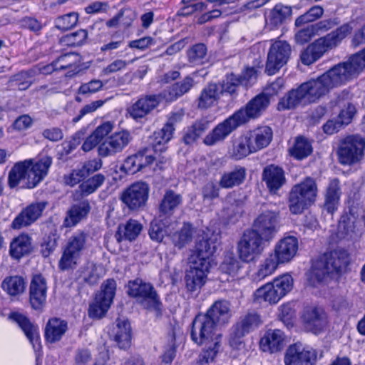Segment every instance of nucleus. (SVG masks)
Masks as SVG:
<instances>
[{
  "label": "nucleus",
  "instance_id": "1",
  "mask_svg": "<svg viewBox=\"0 0 365 365\" xmlns=\"http://www.w3.org/2000/svg\"><path fill=\"white\" fill-rule=\"evenodd\" d=\"M350 262V257L345 250L337 249L325 252L312 261L308 276L310 284L316 287L334 274L344 272Z\"/></svg>",
  "mask_w": 365,
  "mask_h": 365
},
{
  "label": "nucleus",
  "instance_id": "2",
  "mask_svg": "<svg viewBox=\"0 0 365 365\" xmlns=\"http://www.w3.org/2000/svg\"><path fill=\"white\" fill-rule=\"evenodd\" d=\"M52 158L44 156L37 161L26 160L16 163L9 173V185L15 187L22 182V187H35L48 174Z\"/></svg>",
  "mask_w": 365,
  "mask_h": 365
},
{
  "label": "nucleus",
  "instance_id": "3",
  "mask_svg": "<svg viewBox=\"0 0 365 365\" xmlns=\"http://www.w3.org/2000/svg\"><path fill=\"white\" fill-rule=\"evenodd\" d=\"M344 71L338 63L316 79H311L300 85L308 103L317 102L330 89L349 81Z\"/></svg>",
  "mask_w": 365,
  "mask_h": 365
},
{
  "label": "nucleus",
  "instance_id": "4",
  "mask_svg": "<svg viewBox=\"0 0 365 365\" xmlns=\"http://www.w3.org/2000/svg\"><path fill=\"white\" fill-rule=\"evenodd\" d=\"M350 24H344L324 36L316 39L302 52L300 58L304 65H311L329 51L336 48L352 31Z\"/></svg>",
  "mask_w": 365,
  "mask_h": 365
},
{
  "label": "nucleus",
  "instance_id": "5",
  "mask_svg": "<svg viewBox=\"0 0 365 365\" xmlns=\"http://www.w3.org/2000/svg\"><path fill=\"white\" fill-rule=\"evenodd\" d=\"M350 24H344L324 36L316 39L302 52L300 58L304 65H311L329 51L336 48L352 31Z\"/></svg>",
  "mask_w": 365,
  "mask_h": 365
},
{
  "label": "nucleus",
  "instance_id": "6",
  "mask_svg": "<svg viewBox=\"0 0 365 365\" xmlns=\"http://www.w3.org/2000/svg\"><path fill=\"white\" fill-rule=\"evenodd\" d=\"M317 185L315 180L310 177L294 185L289 193L288 203L289 211L294 215H299L310 207L316 200Z\"/></svg>",
  "mask_w": 365,
  "mask_h": 365
},
{
  "label": "nucleus",
  "instance_id": "7",
  "mask_svg": "<svg viewBox=\"0 0 365 365\" xmlns=\"http://www.w3.org/2000/svg\"><path fill=\"white\" fill-rule=\"evenodd\" d=\"M88 234L79 231L73 233L62 247V255L58 261V268L61 271L74 269L79 263L81 256L86 249Z\"/></svg>",
  "mask_w": 365,
  "mask_h": 365
},
{
  "label": "nucleus",
  "instance_id": "8",
  "mask_svg": "<svg viewBox=\"0 0 365 365\" xmlns=\"http://www.w3.org/2000/svg\"><path fill=\"white\" fill-rule=\"evenodd\" d=\"M127 294L135 299L144 309L150 310H160L162 302L154 286L137 278L130 280L127 285Z\"/></svg>",
  "mask_w": 365,
  "mask_h": 365
},
{
  "label": "nucleus",
  "instance_id": "9",
  "mask_svg": "<svg viewBox=\"0 0 365 365\" xmlns=\"http://www.w3.org/2000/svg\"><path fill=\"white\" fill-rule=\"evenodd\" d=\"M190 269L187 271L185 280L186 287L190 292L200 290L205 284L210 272V258L190 255L188 259Z\"/></svg>",
  "mask_w": 365,
  "mask_h": 365
},
{
  "label": "nucleus",
  "instance_id": "10",
  "mask_svg": "<svg viewBox=\"0 0 365 365\" xmlns=\"http://www.w3.org/2000/svg\"><path fill=\"white\" fill-rule=\"evenodd\" d=\"M217 325L205 314H198L192 322L190 336L192 340L198 345H202L215 340H218L215 333Z\"/></svg>",
  "mask_w": 365,
  "mask_h": 365
},
{
  "label": "nucleus",
  "instance_id": "11",
  "mask_svg": "<svg viewBox=\"0 0 365 365\" xmlns=\"http://www.w3.org/2000/svg\"><path fill=\"white\" fill-rule=\"evenodd\" d=\"M267 242L251 228L244 231L237 243L240 258L244 262H250L264 250Z\"/></svg>",
  "mask_w": 365,
  "mask_h": 365
},
{
  "label": "nucleus",
  "instance_id": "12",
  "mask_svg": "<svg viewBox=\"0 0 365 365\" xmlns=\"http://www.w3.org/2000/svg\"><path fill=\"white\" fill-rule=\"evenodd\" d=\"M261 316L255 311H250L242 315L231 329L229 343L237 347L242 344L241 339L247 334L256 330L262 324Z\"/></svg>",
  "mask_w": 365,
  "mask_h": 365
},
{
  "label": "nucleus",
  "instance_id": "13",
  "mask_svg": "<svg viewBox=\"0 0 365 365\" xmlns=\"http://www.w3.org/2000/svg\"><path fill=\"white\" fill-rule=\"evenodd\" d=\"M101 288L89 306L88 316L93 319L102 318L108 312L115 294L116 282L113 279H108L102 284Z\"/></svg>",
  "mask_w": 365,
  "mask_h": 365
},
{
  "label": "nucleus",
  "instance_id": "14",
  "mask_svg": "<svg viewBox=\"0 0 365 365\" xmlns=\"http://www.w3.org/2000/svg\"><path fill=\"white\" fill-rule=\"evenodd\" d=\"M279 213L264 210L255 219L251 229L269 243L279 229Z\"/></svg>",
  "mask_w": 365,
  "mask_h": 365
},
{
  "label": "nucleus",
  "instance_id": "15",
  "mask_svg": "<svg viewBox=\"0 0 365 365\" xmlns=\"http://www.w3.org/2000/svg\"><path fill=\"white\" fill-rule=\"evenodd\" d=\"M365 140L359 136H350L345 139L338 150L339 161L342 165H351L359 163L364 158Z\"/></svg>",
  "mask_w": 365,
  "mask_h": 365
},
{
  "label": "nucleus",
  "instance_id": "16",
  "mask_svg": "<svg viewBox=\"0 0 365 365\" xmlns=\"http://www.w3.org/2000/svg\"><path fill=\"white\" fill-rule=\"evenodd\" d=\"M150 187L148 183L138 181L123 190L120 200L130 210H143L148 199Z\"/></svg>",
  "mask_w": 365,
  "mask_h": 365
},
{
  "label": "nucleus",
  "instance_id": "17",
  "mask_svg": "<svg viewBox=\"0 0 365 365\" xmlns=\"http://www.w3.org/2000/svg\"><path fill=\"white\" fill-rule=\"evenodd\" d=\"M291 51V46L286 41H277L273 43L268 52L265 72L268 75L276 73L287 63Z\"/></svg>",
  "mask_w": 365,
  "mask_h": 365
},
{
  "label": "nucleus",
  "instance_id": "18",
  "mask_svg": "<svg viewBox=\"0 0 365 365\" xmlns=\"http://www.w3.org/2000/svg\"><path fill=\"white\" fill-rule=\"evenodd\" d=\"M317 359V353L314 349L294 344L287 349L284 362L285 365H313Z\"/></svg>",
  "mask_w": 365,
  "mask_h": 365
},
{
  "label": "nucleus",
  "instance_id": "19",
  "mask_svg": "<svg viewBox=\"0 0 365 365\" xmlns=\"http://www.w3.org/2000/svg\"><path fill=\"white\" fill-rule=\"evenodd\" d=\"M271 103L269 97L262 92L252 98L246 106L235 112L238 118L246 123L250 119H256L266 111Z\"/></svg>",
  "mask_w": 365,
  "mask_h": 365
},
{
  "label": "nucleus",
  "instance_id": "20",
  "mask_svg": "<svg viewBox=\"0 0 365 365\" xmlns=\"http://www.w3.org/2000/svg\"><path fill=\"white\" fill-rule=\"evenodd\" d=\"M242 122L235 113L231 116L219 123L204 138V143L207 145H213L224 140L233 130L242 125Z\"/></svg>",
  "mask_w": 365,
  "mask_h": 365
},
{
  "label": "nucleus",
  "instance_id": "21",
  "mask_svg": "<svg viewBox=\"0 0 365 365\" xmlns=\"http://www.w3.org/2000/svg\"><path fill=\"white\" fill-rule=\"evenodd\" d=\"M131 138L130 133L127 130L114 133L99 145V155L107 157L122 151L128 145Z\"/></svg>",
  "mask_w": 365,
  "mask_h": 365
},
{
  "label": "nucleus",
  "instance_id": "22",
  "mask_svg": "<svg viewBox=\"0 0 365 365\" xmlns=\"http://www.w3.org/2000/svg\"><path fill=\"white\" fill-rule=\"evenodd\" d=\"M46 205V202H38L28 205L14 218L11 227L19 230L31 225L42 215Z\"/></svg>",
  "mask_w": 365,
  "mask_h": 365
},
{
  "label": "nucleus",
  "instance_id": "23",
  "mask_svg": "<svg viewBox=\"0 0 365 365\" xmlns=\"http://www.w3.org/2000/svg\"><path fill=\"white\" fill-rule=\"evenodd\" d=\"M163 99L161 93L158 95H146L140 98L128 110L135 120L141 119L153 110Z\"/></svg>",
  "mask_w": 365,
  "mask_h": 365
},
{
  "label": "nucleus",
  "instance_id": "24",
  "mask_svg": "<svg viewBox=\"0 0 365 365\" xmlns=\"http://www.w3.org/2000/svg\"><path fill=\"white\" fill-rule=\"evenodd\" d=\"M262 180L264 182L270 193L276 194L286 183L284 170L275 165H269L264 168Z\"/></svg>",
  "mask_w": 365,
  "mask_h": 365
},
{
  "label": "nucleus",
  "instance_id": "25",
  "mask_svg": "<svg viewBox=\"0 0 365 365\" xmlns=\"http://www.w3.org/2000/svg\"><path fill=\"white\" fill-rule=\"evenodd\" d=\"M302 320L306 329L314 334L321 331L327 324V315L319 307H312L304 309Z\"/></svg>",
  "mask_w": 365,
  "mask_h": 365
},
{
  "label": "nucleus",
  "instance_id": "26",
  "mask_svg": "<svg viewBox=\"0 0 365 365\" xmlns=\"http://www.w3.org/2000/svg\"><path fill=\"white\" fill-rule=\"evenodd\" d=\"M47 285L46 279L41 274H35L29 287V300L34 309H41L46 299Z\"/></svg>",
  "mask_w": 365,
  "mask_h": 365
},
{
  "label": "nucleus",
  "instance_id": "27",
  "mask_svg": "<svg viewBox=\"0 0 365 365\" xmlns=\"http://www.w3.org/2000/svg\"><path fill=\"white\" fill-rule=\"evenodd\" d=\"M298 250V240L293 236H288L280 240L274 247L272 253L281 263L289 262Z\"/></svg>",
  "mask_w": 365,
  "mask_h": 365
},
{
  "label": "nucleus",
  "instance_id": "28",
  "mask_svg": "<svg viewBox=\"0 0 365 365\" xmlns=\"http://www.w3.org/2000/svg\"><path fill=\"white\" fill-rule=\"evenodd\" d=\"M182 202L180 194L170 189L166 190L158 205L159 217L170 218Z\"/></svg>",
  "mask_w": 365,
  "mask_h": 365
},
{
  "label": "nucleus",
  "instance_id": "29",
  "mask_svg": "<svg viewBox=\"0 0 365 365\" xmlns=\"http://www.w3.org/2000/svg\"><path fill=\"white\" fill-rule=\"evenodd\" d=\"M284 339L285 336L282 330L268 329L260 339L259 347L264 352L279 351L284 347Z\"/></svg>",
  "mask_w": 365,
  "mask_h": 365
},
{
  "label": "nucleus",
  "instance_id": "30",
  "mask_svg": "<svg viewBox=\"0 0 365 365\" xmlns=\"http://www.w3.org/2000/svg\"><path fill=\"white\" fill-rule=\"evenodd\" d=\"M110 334L120 349H126L130 346L131 327L127 319H117Z\"/></svg>",
  "mask_w": 365,
  "mask_h": 365
},
{
  "label": "nucleus",
  "instance_id": "31",
  "mask_svg": "<svg viewBox=\"0 0 365 365\" xmlns=\"http://www.w3.org/2000/svg\"><path fill=\"white\" fill-rule=\"evenodd\" d=\"M174 128L171 123H166L159 130L155 131L149 138V145L153 153H163L166 150V143L172 138Z\"/></svg>",
  "mask_w": 365,
  "mask_h": 365
},
{
  "label": "nucleus",
  "instance_id": "32",
  "mask_svg": "<svg viewBox=\"0 0 365 365\" xmlns=\"http://www.w3.org/2000/svg\"><path fill=\"white\" fill-rule=\"evenodd\" d=\"M309 104L307 101L305 95L299 86L295 89L288 91L277 103V109L279 111L294 109L299 106H306Z\"/></svg>",
  "mask_w": 365,
  "mask_h": 365
},
{
  "label": "nucleus",
  "instance_id": "33",
  "mask_svg": "<svg viewBox=\"0 0 365 365\" xmlns=\"http://www.w3.org/2000/svg\"><path fill=\"white\" fill-rule=\"evenodd\" d=\"M339 64L349 81L356 77L365 69V48L351 55L347 61Z\"/></svg>",
  "mask_w": 365,
  "mask_h": 365
},
{
  "label": "nucleus",
  "instance_id": "34",
  "mask_svg": "<svg viewBox=\"0 0 365 365\" xmlns=\"http://www.w3.org/2000/svg\"><path fill=\"white\" fill-rule=\"evenodd\" d=\"M356 217L349 210L344 212L339 221L338 231L340 237L347 240H356L359 235V230L356 227Z\"/></svg>",
  "mask_w": 365,
  "mask_h": 365
},
{
  "label": "nucleus",
  "instance_id": "35",
  "mask_svg": "<svg viewBox=\"0 0 365 365\" xmlns=\"http://www.w3.org/2000/svg\"><path fill=\"white\" fill-rule=\"evenodd\" d=\"M194 85V79L187 76L182 81L168 87L161 92V95L166 101H173L189 92Z\"/></svg>",
  "mask_w": 365,
  "mask_h": 365
},
{
  "label": "nucleus",
  "instance_id": "36",
  "mask_svg": "<svg viewBox=\"0 0 365 365\" xmlns=\"http://www.w3.org/2000/svg\"><path fill=\"white\" fill-rule=\"evenodd\" d=\"M220 98V86L216 83H208L201 91L197 99V106L200 110H207L216 105Z\"/></svg>",
  "mask_w": 365,
  "mask_h": 365
},
{
  "label": "nucleus",
  "instance_id": "37",
  "mask_svg": "<svg viewBox=\"0 0 365 365\" xmlns=\"http://www.w3.org/2000/svg\"><path fill=\"white\" fill-rule=\"evenodd\" d=\"M33 250L32 239L27 234H21L10 243L9 254L15 259L29 255Z\"/></svg>",
  "mask_w": 365,
  "mask_h": 365
},
{
  "label": "nucleus",
  "instance_id": "38",
  "mask_svg": "<svg viewBox=\"0 0 365 365\" xmlns=\"http://www.w3.org/2000/svg\"><path fill=\"white\" fill-rule=\"evenodd\" d=\"M68 330V322L61 318L50 319L45 327V339L49 343L60 341Z\"/></svg>",
  "mask_w": 365,
  "mask_h": 365
},
{
  "label": "nucleus",
  "instance_id": "39",
  "mask_svg": "<svg viewBox=\"0 0 365 365\" xmlns=\"http://www.w3.org/2000/svg\"><path fill=\"white\" fill-rule=\"evenodd\" d=\"M205 314L218 326L227 324L231 317L230 304L226 300L216 301Z\"/></svg>",
  "mask_w": 365,
  "mask_h": 365
},
{
  "label": "nucleus",
  "instance_id": "40",
  "mask_svg": "<svg viewBox=\"0 0 365 365\" xmlns=\"http://www.w3.org/2000/svg\"><path fill=\"white\" fill-rule=\"evenodd\" d=\"M143 225L138 220L130 219L125 224L118 225V230L115 234V238L118 242L123 240L132 242L140 234Z\"/></svg>",
  "mask_w": 365,
  "mask_h": 365
},
{
  "label": "nucleus",
  "instance_id": "41",
  "mask_svg": "<svg viewBox=\"0 0 365 365\" xmlns=\"http://www.w3.org/2000/svg\"><path fill=\"white\" fill-rule=\"evenodd\" d=\"M341 194L339 180L337 178L330 180L325 193L324 210L332 215L337 210Z\"/></svg>",
  "mask_w": 365,
  "mask_h": 365
},
{
  "label": "nucleus",
  "instance_id": "42",
  "mask_svg": "<svg viewBox=\"0 0 365 365\" xmlns=\"http://www.w3.org/2000/svg\"><path fill=\"white\" fill-rule=\"evenodd\" d=\"M90 210L91 206L87 200L72 205L66 212V215L63 220V226L71 227L76 225L88 215Z\"/></svg>",
  "mask_w": 365,
  "mask_h": 365
},
{
  "label": "nucleus",
  "instance_id": "43",
  "mask_svg": "<svg viewBox=\"0 0 365 365\" xmlns=\"http://www.w3.org/2000/svg\"><path fill=\"white\" fill-rule=\"evenodd\" d=\"M106 177L98 173L81 183L73 194L74 200H79L84 197L95 192L104 183Z\"/></svg>",
  "mask_w": 365,
  "mask_h": 365
},
{
  "label": "nucleus",
  "instance_id": "44",
  "mask_svg": "<svg viewBox=\"0 0 365 365\" xmlns=\"http://www.w3.org/2000/svg\"><path fill=\"white\" fill-rule=\"evenodd\" d=\"M247 133L256 152L267 147L273 136L272 130L269 126L258 127Z\"/></svg>",
  "mask_w": 365,
  "mask_h": 365
},
{
  "label": "nucleus",
  "instance_id": "45",
  "mask_svg": "<svg viewBox=\"0 0 365 365\" xmlns=\"http://www.w3.org/2000/svg\"><path fill=\"white\" fill-rule=\"evenodd\" d=\"M246 177V169L242 166H235L230 171L225 172L219 181L222 188L230 189L241 185Z\"/></svg>",
  "mask_w": 365,
  "mask_h": 365
},
{
  "label": "nucleus",
  "instance_id": "46",
  "mask_svg": "<svg viewBox=\"0 0 365 365\" xmlns=\"http://www.w3.org/2000/svg\"><path fill=\"white\" fill-rule=\"evenodd\" d=\"M10 318L15 321L24 332L26 337L36 349V344L40 346L38 343V332L36 326H34L29 319L19 313H12Z\"/></svg>",
  "mask_w": 365,
  "mask_h": 365
},
{
  "label": "nucleus",
  "instance_id": "47",
  "mask_svg": "<svg viewBox=\"0 0 365 365\" xmlns=\"http://www.w3.org/2000/svg\"><path fill=\"white\" fill-rule=\"evenodd\" d=\"M171 225L172 223L165 217L153 220L148 231L150 239L157 242H162L165 235H170Z\"/></svg>",
  "mask_w": 365,
  "mask_h": 365
},
{
  "label": "nucleus",
  "instance_id": "48",
  "mask_svg": "<svg viewBox=\"0 0 365 365\" xmlns=\"http://www.w3.org/2000/svg\"><path fill=\"white\" fill-rule=\"evenodd\" d=\"M210 122L205 118L196 120L186 130L182 138L183 142L186 145L192 144L208 130Z\"/></svg>",
  "mask_w": 365,
  "mask_h": 365
},
{
  "label": "nucleus",
  "instance_id": "49",
  "mask_svg": "<svg viewBox=\"0 0 365 365\" xmlns=\"http://www.w3.org/2000/svg\"><path fill=\"white\" fill-rule=\"evenodd\" d=\"M254 297L255 301L262 299L271 304H277L282 298L272 282L258 288L254 293Z\"/></svg>",
  "mask_w": 365,
  "mask_h": 365
},
{
  "label": "nucleus",
  "instance_id": "50",
  "mask_svg": "<svg viewBox=\"0 0 365 365\" xmlns=\"http://www.w3.org/2000/svg\"><path fill=\"white\" fill-rule=\"evenodd\" d=\"M36 73L34 69L21 71L11 76L8 81L9 86L19 91H26L32 85L33 81L31 78H34Z\"/></svg>",
  "mask_w": 365,
  "mask_h": 365
},
{
  "label": "nucleus",
  "instance_id": "51",
  "mask_svg": "<svg viewBox=\"0 0 365 365\" xmlns=\"http://www.w3.org/2000/svg\"><path fill=\"white\" fill-rule=\"evenodd\" d=\"M313 148L311 141L302 136L296 138L294 145L289 149L291 156L297 160H303L312 154Z\"/></svg>",
  "mask_w": 365,
  "mask_h": 365
},
{
  "label": "nucleus",
  "instance_id": "52",
  "mask_svg": "<svg viewBox=\"0 0 365 365\" xmlns=\"http://www.w3.org/2000/svg\"><path fill=\"white\" fill-rule=\"evenodd\" d=\"M102 269L103 267L101 265L88 263L81 267L77 272L78 273V277L81 278L85 283L94 285L98 282L101 277V272Z\"/></svg>",
  "mask_w": 365,
  "mask_h": 365
},
{
  "label": "nucleus",
  "instance_id": "53",
  "mask_svg": "<svg viewBox=\"0 0 365 365\" xmlns=\"http://www.w3.org/2000/svg\"><path fill=\"white\" fill-rule=\"evenodd\" d=\"M193 230L190 223H184L180 230L170 235V239L175 247L182 249L192 240Z\"/></svg>",
  "mask_w": 365,
  "mask_h": 365
},
{
  "label": "nucleus",
  "instance_id": "54",
  "mask_svg": "<svg viewBox=\"0 0 365 365\" xmlns=\"http://www.w3.org/2000/svg\"><path fill=\"white\" fill-rule=\"evenodd\" d=\"M2 288L11 296H16L22 294L26 288V282L20 276H11L6 277L2 282Z\"/></svg>",
  "mask_w": 365,
  "mask_h": 365
},
{
  "label": "nucleus",
  "instance_id": "55",
  "mask_svg": "<svg viewBox=\"0 0 365 365\" xmlns=\"http://www.w3.org/2000/svg\"><path fill=\"white\" fill-rule=\"evenodd\" d=\"M215 241V240L208 238L207 236H203L201 240H199L196 242L191 255L210 258L216 250Z\"/></svg>",
  "mask_w": 365,
  "mask_h": 365
},
{
  "label": "nucleus",
  "instance_id": "56",
  "mask_svg": "<svg viewBox=\"0 0 365 365\" xmlns=\"http://www.w3.org/2000/svg\"><path fill=\"white\" fill-rule=\"evenodd\" d=\"M292 15V8L282 4H277L269 14V23L274 27L282 24Z\"/></svg>",
  "mask_w": 365,
  "mask_h": 365
},
{
  "label": "nucleus",
  "instance_id": "57",
  "mask_svg": "<svg viewBox=\"0 0 365 365\" xmlns=\"http://www.w3.org/2000/svg\"><path fill=\"white\" fill-rule=\"evenodd\" d=\"M207 56V47L204 43H196L187 51L188 62L193 66L202 65Z\"/></svg>",
  "mask_w": 365,
  "mask_h": 365
},
{
  "label": "nucleus",
  "instance_id": "58",
  "mask_svg": "<svg viewBox=\"0 0 365 365\" xmlns=\"http://www.w3.org/2000/svg\"><path fill=\"white\" fill-rule=\"evenodd\" d=\"M255 152L247 133L240 137L233 148V153L237 159L243 158Z\"/></svg>",
  "mask_w": 365,
  "mask_h": 365
},
{
  "label": "nucleus",
  "instance_id": "59",
  "mask_svg": "<svg viewBox=\"0 0 365 365\" xmlns=\"http://www.w3.org/2000/svg\"><path fill=\"white\" fill-rule=\"evenodd\" d=\"M279 264L281 263L274 255L270 253L259 265V269L256 273L258 279H263L273 274Z\"/></svg>",
  "mask_w": 365,
  "mask_h": 365
},
{
  "label": "nucleus",
  "instance_id": "60",
  "mask_svg": "<svg viewBox=\"0 0 365 365\" xmlns=\"http://www.w3.org/2000/svg\"><path fill=\"white\" fill-rule=\"evenodd\" d=\"M324 14V9L321 6H313L304 14L295 20V26L299 27L304 24L313 22L320 19Z\"/></svg>",
  "mask_w": 365,
  "mask_h": 365
},
{
  "label": "nucleus",
  "instance_id": "61",
  "mask_svg": "<svg viewBox=\"0 0 365 365\" xmlns=\"http://www.w3.org/2000/svg\"><path fill=\"white\" fill-rule=\"evenodd\" d=\"M78 14L76 12H71L67 14L58 16L55 20V26L61 31H67L73 28L78 23Z\"/></svg>",
  "mask_w": 365,
  "mask_h": 365
},
{
  "label": "nucleus",
  "instance_id": "62",
  "mask_svg": "<svg viewBox=\"0 0 365 365\" xmlns=\"http://www.w3.org/2000/svg\"><path fill=\"white\" fill-rule=\"evenodd\" d=\"M272 283L275 289H277L282 297H284L292 289L294 281L289 274H284L275 278L272 281Z\"/></svg>",
  "mask_w": 365,
  "mask_h": 365
},
{
  "label": "nucleus",
  "instance_id": "63",
  "mask_svg": "<svg viewBox=\"0 0 365 365\" xmlns=\"http://www.w3.org/2000/svg\"><path fill=\"white\" fill-rule=\"evenodd\" d=\"M83 135L81 131L76 132L71 140L64 142L61 145V150L58 152V159H63L71 154L81 143V139Z\"/></svg>",
  "mask_w": 365,
  "mask_h": 365
},
{
  "label": "nucleus",
  "instance_id": "64",
  "mask_svg": "<svg viewBox=\"0 0 365 365\" xmlns=\"http://www.w3.org/2000/svg\"><path fill=\"white\" fill-rule=\"evenodd\" d=\"M58 70H65L73 66L76 67L79 62V56L73 52L66 53L55 60Z\"/></svg>",
  "mask_w": 365,
  "mask_h": 365
}]
</instances>
